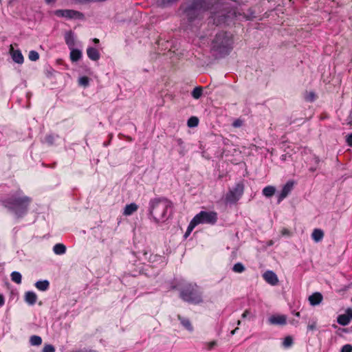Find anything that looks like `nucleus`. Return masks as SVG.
I'll use <instances>...</instances> for the list:
<instances>
[{
    "mask_svg": "<svg viewBox=\"0 0 352 352\" xmlns=\"http://www.w3.org/2000/svg\"><path fill=\"white\" fill-rule=\"evenodd\" d=\"M32 201V198L28 196L15 194L4 199L3 205L16 217L22 218L27 214Z\"/></svg>",
    "mask_w": 352,
    "mask_h": 352,
    "instance_id": "1",
    "label": "nucleus"
},
{
    "mask_svg": "<svg viewBox=\"0 0 352 352\" xmlns=\"http://www.w3.org/2000/svg\"><path fill=\"white\" fill-rule=\"evenodd\" d=\"M172 206L173 203L165 197L152 199L149 201L148 214L155 223H159L164 221Z\"/></svg>",
    "mask_w": 352,
    "mask_h": 352,
    "instance_id": "2",
    "label": "nucleus"
},
{
    "mask_svg": "<svg viewBox=\"0 0 352 352\" xmlns=\"http://www.w3.org/2000/svg\"><path fill=\"white\" fill-rule=\"evenodd\" d=\"M180 298L184 302L198 305L203 302L202 293L196 283H184L176 287Z\"/></svg>",
    "mask_w": 352,
    "mask_h": 352,
    "instance_id": "3",
    "label": "nucleus"
},
{
    "mask_svg": "<svg viewBox=\"0 0 352 352\" xmlns=\"http://www.w3.org/2000/svg\"><path fill=\"white\" fill-rule=\"evenodd\" d=\"M232 34L227 32L217 33L212 41V50L221 55H228L233 48Z\"/></svg>",
    "mask_w": 352,
    "mask_h": 352,
    "instance_id": "4",
    "label": "nucleus"
},
{
    "mask_svg": "<svg viewBox=\"0 0 352 352\" xmlns=\"http://www.w3.org/2000/svg\"><path fill=\"white\" fill-rule=\"evenodd\" d=\"M210 0H192L191 3L184 10V13L189 22L203 17V13L210 9Z\"/></svg>",
    "mask_w": 352,
    "mask_h": 352,
    "instance_id": "5",
    "label": "nucleus"
},
{
    "mask_svg": "<svg viewBox=\"0 0 352 352\" xmlns=\"http://www.w3.org/2000/svg\"><path fill=\"white\" fill-rule=\"evenodd\" d=\"M193 219L197 224L207 223L214 225L218 219V214L214 211H201Z\"/></svg>",
    "mask_w": 352,
    "mask_h": 352,
    "instance_id": "6",
    "label": "nucleus"
},
{
    "mask_svg": "<svg viewBox=\"0 0 352 352\" xmlns=\"http://www.w3.org/2000/svg\"><path fill=\"white\" fill-rule=\"evenodd\" d=\"M244 192V185L242 182L237 183L232 190L226 195V201L230 204H234L242 197Z\"/></svg>",
    "mask_w": 352,
    "mask_h": 352,
    "instance_id": "7",
    "label": "nucleus"
},
{
    "mask_svg": "<svg viewBox=\"0 0 352 352\" xmlns=\"http://www.w3.org/2000/svg\"><path fill=\"white\" fill-rule=\"evenodd\" d=\"M54 14L58 17H65L67 19H82L83 14L80 12L74 10H56Z\"/></svg>",
    "mask_w": 352,
    "mask_h": 352,
    "instance_id": "8",
    "label": "nucleus"
},
{
    "mask_svg": "<svg viewBox=\"0 0 352 352\" xmlns=\"http://www.w3.org/2000/svg\"><path fill=\"white\" fill-rule=\"evenodd\" d=\"M294 186V182L289 180L283 187L278 197V203H280L291 192Z\"/></svg>",
    "mask_w": 352,
    "mask_h": 352,
    "instance_id": "9",
    "label": "nucleus"
},
{
    "mask_svg": "<svg viewBox=\"0 0 352 352\" xmlns=\"http://www.w3.org/2000/svg\"><path fill=\"white\" fill-rule=\"evenodd\" d=\"M177 318L184 329L188 332H192L194 331L193 325L188 318L183 316L181 314H177Z\"/></svg>",
    "mask_w": 352,
    "mask_h": 352,
    "instance_id": "10",
    "label": "nucleus"
},
{
    "mask_svg": "<svg viewBox=\"0 0 352 352\" xmlns=\"http://www.w3.org/2000/svg\"><path fill=\"white\" fill-rule=\"evenodd\" d=\"M263 279L271 285H276L278 283L277 275L272 271H267L263 274Z\"/></svg>",
    "mask_w": 352,
    "mask_h": 352,
    "instance_id": "11",
    "label": "nucleus"
},
{
    "mask_svg": "<svg viewBox=\"0 0 352 352\" xmlns=\"http://www.w3.org/2000/svg\"><path fill=\"white\" fill-rule=\"evenodd\" d=\"M272 324L285 325L287 323V317L285 315H274L269 318Z\"/></svg>",
    "mask_w": 352,
    "mask_h": 352,
    "instance_id": "12",
    "label": "nucleus"
},
{
    "mask_svg": "<svg viewBox=\"0 0 352 352\" xmlns=\"http://www.w3.org/2000/svg\"><path fill=\"white\" fill-rule=\"evenodd\" d=\"M322 299V295L320 292H315L309 297V303L313 306L319 305Z\"/></svg>",
    "mask_w": 352,
    "mask_h": 352,
    "instance_id": "13",
    "label": "nucleus"
},
{
    "mask_svg": "<svg viewBox=\"0 0 352 352\" xmlns=\"http://www.w3.org/2000/svg\"><path fill=\"white\" fill-rule=\"evenodd\" d=\"M87 54L91 60L94 61L98 60L100 57L98 50L92 47H89L87 49Z\"/></svg>",
    "mask_w": 352,
    "mask_h": 352,
    "instance_id": "14",
    "label": "nucleus"
},
{
    "mask_svg": "<svg viewBox=\"0 0 352 352\" xmlns=\"http://www.w3.org/2000/svg\"><path fill=\"white\" fill-rule=\"evenodd\" d=\"M65 41L69 49H72L75 45L74 33L72 31H69L65 34Z\"/></svg>",
    "mask_w": 352,
    "mask_h": 352,
    "instance_id": "15",
    "label": "nucleus"
},
{
    "mask_svg": "<svg viewBox=\"0 0 352 352\" xmlns=\"http://www.w3.org/2000/svg\"><path fill=\"white\" fill-rule=\"evenodd\" d=\"M138 209V206L135 203H131L130 204L126 205L123 214L125 216H130L135 212H136Z\"/></svg>",
    "mask_w": 352,
    "mask_h": 352,
    "instance_id": "16",
    "label": "nucleus"
},
{
    "mask_svg": "<svg viewBox=\"0 0 352 352\" xmlns=\"http://www.w3.org/2000/svg\"><path fill=\"white\" fill-rule=\"evenodd\" d=\"M324 232L319 228H316L311 233V239L316 243L320 242L324 237Z\"/></svg>",
    "mask_w": 352,
    "mask_h": 352,
    "instance_id": "17",
    "label": "nucleus"
},
{
    "mask_svg": "<svg viewBox=\"0 0 352 352\" xmlns=\"http://www.w3.org/2000/svg\"><path fill=\"white\" fill-rule=\"evenodd\" d=\"M37 300L36 294L33 292H27L25 294V302L30 305H33L36 303Z\"/></svg>",
    "mask_w": 352,
    "mask_h": 352,
    "instance_id": "18",
    "label": "nucleus"
},
{
    "mask_svg": "<svg viewBox=\"0 0 352 352\" xmlns=\"http://www.w3.org/2000/svg\"><path fill=\"white\" fill-rule=\"evenodd\" d=\"M35 287L40 291L45 292L50 287V282L47 280H38L35 283Z\"/></svg>",
    "mask_w": 352,
    "mask_h": 352,
    "instance_id": "19",
    "label": "nucleus"
},
{
    "mask_svg": "<svg viewBox=\"0 0 352 352\" xmlns=\"http://www.w3.org/2000/svg\"><path fill=\"white\" fill-rule=\"evenodd\" d=\"M71 50L70 52V59L72 62H76L79 60L82 57V52L80 50L74 49V47Z\"/></svg>",
    "mask_w": 352,
    "mask_h": 352,
    "instance_id": "20",
    "label": "nucleus"
},
{
    "mask_svg": "<svg viewBox=\"0 0 352 352\" xmlns=\"http://www.w3.org/2000/svg\"><path fill=\"white\" fill-rule=\"evenodd\" d=\"M12 58L13 60L18 64H22L24 60L23 56L20 50L12 51Z\"/></svg>",
    "mask_w": 352,
    "mask_h": 352,
    "instance_id": "21",
    "label": "nucleus"
},
{
    "mask_svg": "<svg viewBox=\"0 0 352 352\" xmlns=\"http://www.w3.org/2000/svg\"><path fill=\"white\" fill-rule=\"evenodd\" d=\"M54 254L61 255L66 252V246L63 243H56L53 247Z\"/></svg>",
    "mask_w": 352,
    "mask_h": 352,
    "instance_id": "22",
    "label": "nucleus"
},
{
    "mask_svg": "<svg viewBox=\"0 0 352 352\" xmlns=\"http://www.w3.org/2000/svg\"><path fill=\"white\" fill-rule=\"evenodd\" d=\"M262 192L263 195L266 197H271L274 195L276 188L272 186H267L263 189Z\"/></svg>",
    "mask_w": 352,
    "mask_h": 352,
    "instance_id": "23",
    "label": "nucleus"
},
{
    "mask_svg": "<svg viewBox=\"0 0 352 352\" xmlns=\"http://www.w3.org/2000/svg\"><path fill=\"white\" fill-rule=\"evenodd\" d=\"M203 94V87L201 86L196 87L192 90L191 95L194 99H199Z\"/></svg>",
    "mask_w": 352,
    "mask_h": 352,
    "instance_id": "24",
    "label": "nucleus"
},
{
    "mask_svg": "<svg viewBox=\"0 0 352 352\" xmlns=\"http://www.w3.org/2000/svg\"><path fill=\"white\" fill-rule=\"evenodd\" d=\"M337 322L342 326H346L350 322L348 316L345 314L339 315L337 318Z\"/></svg>",
    "mask_w": 352,
    "mask_h": 352,
    "instance_id": "25",
    "label": "nucleus"
},
{
    "mask_svg": "<svg viewBox=\"0 0 352 352\" xmlns=\"http://www.w3.org/2000/svg\"><path fill=\"white\" fill-rule=\"evenodd\" d=\"M30 342L32 346H39L42 343V338L38 336H32L30 338Z\"/></svg>",
    "mask_w": 352,
    "mask_h": 352,
    "instance_id": "26",
    "label": "nucleus"
},
{
    "mask_svg": "<svg viewBox=\"0 0 352 352\" xmlns=\"http://www.w3.org/2000/svg\"><path fill=\"white\" fill-rule=\"evenodd\" d=\"M10 276H11V280L13 282H14V283H16L17 284L21 283V278H22V276H21V274L19 272H13L11 273Z\"/></svg>",
    "mask_w": 352,
    "mask_h": 352,
    "instance_id": "27",
    "label": "nucleus"
},
{
    "mask_svg": "<svg viewBox=\"0 0 352 352\" xmlns=\"http://www.w3.org/2000/svg\"><path fill=\"white\" fill-rule=\"evenodd\" d=\"M232 270L236 273H242L245 270V268L241 263H236L234 265Z\"/></svg>",
    "mask_w": 352,
    "mask_h": 352,
    "instance_id": "28",
    "label": "nucleus"
},
{
    "mask_svg": "<svg viewBox=\"0 0 352 352\" xmlns=\"http://www.w3.org/2000/svg\"><path fill=\"white\" fill-rule=\"evenodd\" d=\"M243 16L246 20H252L256 17L255 12L252 8H249L248 13H244Z\"/></svg>",
    "mask_w": 352,
    "mask_h": 352,
    "instance_id": "29",
    "label": "nucleus"
},
{
    "mask_svg": "<svg viewBox=\"0 0 352 352\" xmlns=\"http://www.w3.org/2000/svg\"><path fill=\"white\" fill-rule=\"evenodd\" d=\"M198 224L197 223L196 221H195V219H192L191 220V221L190 222L188 228H187V230L185 233V236L187 237L190 234V232L192 231V230L194 229V228L197 226Z\"/></svg>",
    "mask_w": 352,
    "mask_h": 352,
    "instance_id": "30",
    "label": "nucleus"
},
{
    "mask_svg": "<svg viewBox=\"0 0 352 352\" xmlns=\"http://www.w3.org/2000/svg\"><path fill=\"white\" fill-rule=\"evenodd\" d=\"M199 124V120L197 117L192 116L188 120L187 124L189 127L197 126Z\"/></svg>",
    "mask_w": 352,
    "mask_h": 352,
    "instance_id": "31",
    "label": "nucleus"
},
{
    "mask_svg": "<svg viewBox=\"0 0 352 352\" xmlns=\"http://www.w3.org/2000/svg\"><path fill=\"white\" fill-rule=\"evenodd\" d=\"M78 84L80 86L87 87L89 84V78L87 76H82L78 79Z\"/></svg>",
    "mask_w": 352,
    "mask_h": 352,
    "instance_id": "32",
    "label": "nucleus"
},
{
    "mask_svg": "<svg viewBox=\"0 0 352 352\" xmlns=\"http://www.w3.org/2000/svg\"><path fill=\"white\" fill-rule=\"evenodd\" d=\"M293 344V338L291 336H287L285 338L283 345L285 348L290 347Z\"/></svg>",
    "mask_w": 352,
    "mask_h": 352,
    "instance_id": "33",
    "label": "nucleus"
},
{
    "mask_svg": "<svg viewBox=\"0 0 352 352\" xmlns=\"http://www.w3.org/2000/svg\"><path fill=\"white\" fill-rule=\"evenodd\" d=\"M29 59L32 61H36L39 58V54L37 52L32 50L28 55Z\"/></svg>",
    "mask_w": 352,
    "mask_h": 352,
    "instance_id": "34",
    "label": "nucleus"
},
{
    "mask_svg": "<svg viewBox=\"0 0 352 352\" xmlns=\"http://www.w3.org/2000/svg\"><path fill=\"white\" fill-rule=\"evenodd\" d=\"M305 98L307 101L313 102L315 100L316 96V94L314 92L310 91V92H307Z\"/></svg>",
    "mask_w": 352,
    "mask_h": 352,
    "instance_id": "35",
    "label": "nucleus"
},
{
    "mask_svg": "<svg viewBox=\"0 0 352 352\" xmlns=\"http://www.w3.org/2000/svg\"><path fill=\"white\" fill-rule=\"evenodd\" d=\"M42 352H55V348L52 344H45L43 348Z\"/></svg>",
    "mask_w": 352,
    "mask_h": 352,
    "instance_id": "36",
    "label": "nucleus"
},
{
    "mask_svg": "<svg viewBox=\"0 0 352 352\" xmlns=\"http://www.w3.org/2000/svg\"><path fill=\"white\" fill-rule=\"evenodd\" d=\"M341 352H352V345L346 344L342 347Z\"/></svg>",
    "mask_w": 352,
    "mask_h": 352,
    "instance_id": "37",
    "label": "nucleus"
},
{
    "mask_svg": "<svg viewBox=\"0 0 352 352\" xmlns=\"http://www.w3.org/2000/svg\"><path fill=\"white\" fill-rule=\"evenodd\" d=\"M346 141L349 146H352V133L347 135Z\"/></svg>",
    "mask_w": 352,
    "mask_h": 352,
    "instance_id": "38",
    "label": "nucleus"
},
{
    "mask_svg": "<svg viewBox=\"0 0 352 352\" xmlns=\"http://www.w3.org/2000/svg\"><path fill=\"white\" fill-rule=\"evenodd\" d=\"M208 345V349L211 350L214 346L217 345L216 341H211L207 344Z\"/></svg>",
    "mask_w": 352,
    "mask_h": 352,
    "instance_id": "39",
    "label": "nucleus"
},
{
    "mask_svg": "<svg viewBox=\"0 0 352 352\" xmlns=\"http://www.w3.org/2000/svg\"><path fill=\"white\" fill-rule=\"evenodd\" d=\"M345 315L348 316L349 320H350L352 318V309H347Z\"/></svg>",
    "mask_w": 352,
    "mask_h": 352,
    "instance_id": "40",
    "label": "nucleus"
},
{
    "mask_svg": "<svg viewBox=\"0 0 352 352\" xmlns=\"http://www.w3.org/2000/svg\"><path fill=\"white\" fill-rule=\"evenodd\" d=\"M316 324L315 323H312V324H308L307 326V329L309 331H313L316 329Z\"/></svg>",
    "mask_w": 352,
    "mask_h": 352,
    "instance_id": "41",
    "label": "nucleus"
},
{
    "mask_svg": "<svg viewBox=\"0 0 352 352\" xmlns=\"http://www.w3.org/2000/svg\"><path fill=\"white\" fill-rule=\"evenodd\" d=\"M241 125V122L239 120H236L234 122L233 126L235 127H239Z\"/></svg>",
    "mask_w": 352,
    "mask_h": 352,
    "instance_id": "42",
    "label": "nucleus"
},
{
    "mask_svg": "<svg viewBox=\"0 0 352 352\" xmlns=\"http://www.w3.org/2000/svg\"><path fill=\"white\" fill-rule=\"evenodd\" d=\"M5 300L4 297L2 294H0V306H3L4 305Z\"/></svg>",
    "mask_w": 352,
    "mask_h": 352,
    "instance_id": "43",
    "label": "nucleus"
},
{
    "mask_svg": "<svg viewBox=\"0 0 352 352\" xmlns=\"http://www.w3.org/2000/svg\"><path fill=\"white\" fill-rule=\"evenodd\" d=\"M287 157H290V155H287V154L282 155L280 156V160H281L282 161H285V160H287Z\"/></svg>",
    "mask_w": 352,
    "mask_h": 352,
    "instance_id": "44",
    "label": "nucleus"
},
{
    "mask_svg": "<svg viewBox=\"0 0 352 352\" xmlns=\"http://www.w3.org/2000/svg\"><path fill=\"white\" fill-rule=\"evenodd\" d=\"M248 314H249V311H248V310H245V311L243 313V314H242V316H242V318H246V317H247V316H248Z\"/></svg>",
    "mask_w": 352,
    "mask_h": 352,
    "instance_id": "45",
    "label": "nucleus"
},
{
    "mask_svg": "<svg viewBox=\"0 0 352 352\" xmlns=\"http://www.w3.org/2000/svg\"><path fill=\"white\" fill-rule=\"evenodd\" d=\"M176 141H177V142L178 145H179V146H182V144H183V141H182V140L181 138H178V139H177V140H176Z\"/></svg>",
    "mask_w": 352,
    "mask_h": 352,
    "instance_id": "46",
    "label": "nucleus"
},
{
    "mask_svg": "<svg viewBox=\"0 0 352 352\" xmlns=\"http://www.w3.org/2000/svg\"><path fill=\"white\" fill-rule=\"evenodd\" d=\"M45 1L47 4H50L51 3H54L56 0H45Z\"/></svg>",
    "mask_w": 352,
    "mask_h": 352,
    "instance_id": "47",
    "label": "nucleus"
},
{
    "mask_svg": "<svg viewBox=\"0 0 352 352\" xmlns=\"http://www.w3.org/2000/svg\"><path fill=\"white\" fill-rule=\"evenodd\" d=\"M239 329L238 327L235 328L234 329H233L232 331H231V334L232 335H234L236 333V331Z\"/></svg>",
    "mask_w": 352,
    "mask_h": 352,
    "instance_id": "48",
    "label": "nucleus"
},
{
    "mask_svg": "<svg viewBox=\"0 0 352 352\" xmlns=\"http://www.w3.org/2000/svg\"><path fill=\"white\" fill-rule=\"evenodd\" d=\"M93 42H94V43H96V44H97V43H99V39H98V38H94L93 39Z\"/></svg>",
    "mask_w": 352,
    "mask_h": 352,
    "instance_id": "49",
    "label": "nucleus"
},
{
    "mask_svg": "<svg viewBox=\"0 0 352 352\" xmlns=\"http://www.w3.org/2000/svg\"><path fill=\"white\" fill-rule=\"evenodd\" d=\"M83 352H96V351H93V350H89V351L83 350Z\"/></svg>",
    "mask_w": 352,
    "mask_h": 352,
    "instance_id": "50",
    "label": "nucleus"
},
{
    "mask_svg": "<svg viewBox=\"0 0 352 352\" xmlns=\"http://www.w3.org/2000/svg\"><path fill=\"white\" fill-rule=\"evenodd\" d=\"M295 316H297V317H300V312H296L295 314Z\"/></svg>",
    "mask_w": 352,
    "mask_h": 352,
    "instance_id": "51",
    "label": "nucleus"
},
{
    "mask_svg": "<svg viewBox=\"0 0 352 352\" xmlns=\"http://www.w3.org/2000/svg\"><path fill=\"white\" fill-rule=\"evenodd\" d=\"M287 232H288L287 230H284L283 231V234H286Z\"/></svg>",
    "mask_w": 352,
    "mask_h": 352,
    "instance_id": "52",
    "label": "nucleus"
},
{
    "mask_svg": "<svg viewBox=\"0 0 352 352\" xmlns=\"http://www.w3.org/2000/svg\"><path fill=\"white\" fill-rule=\"evenodd\" d=\"M103 144H104V146H107L109 145V142H104Z\"/></svg>",
    "mask_w": 352,
    "mask_h": 352,
    "instance_id": "53",
    "label": "nucleus"
},
{
    "mask_svg": "<svg viewBox=\"0 0 352 352\" xmlns=\"http://www.w3.org/2000/svg\"><path fill=\"white\" fill-rule=\"evenodd\" d=\"M241 320H239L237 321V324H238V325H240V324H241Z\"/></svg>",
    "mask_w": 352,
    "mask_h": 352,
    "instance_id": "54",
    "label": "nucleus"
},
{
    "mask_svg": "<svg viewBox=\"0 0 352 352\" xmlns=\"http://www.w3.org/2000/svg\"><path fill=\"white\" fill-rule=\"evenodd\" d=\"M314 170H315V169H314V168H311V169H310V170H311V171H314Z\"/></svg>",
    "mask_w": 352,
    "mask_h": 352,
    "instance_id": "55",
    "label": "nucleus"
},
{
    "mask_svg": "<svg viewBox=\"0 0 352 352\" xmlns=\"http://www.w3.org/2000/svg\"><path fill=\"white\" fill-rule=\"evenodd\" d=\"M1 2V0H0V3Z\"/></svg>",
    "mask_w": 352,
    "mask_h": 352,
    "instance_id": "56",
    "label": "nucleus"
}]
</instances>
